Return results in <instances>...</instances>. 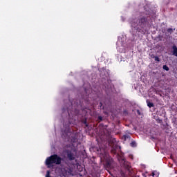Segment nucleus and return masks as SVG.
Returning a JSON list of instances; mask_svg holds the SVG:
<instances>
[{
    "label": "nucleus",
    "instance_id": "f257e3e1",
    "mask_svg": "<svg viewBox=\"0 0 177 177\" xmlns=\"http://www.w3.org/2000/svg\"><path fill=\"white\" fill-rule=\"evenodd\" d=\"M45 164L48 168H52L53 164L60 165L62 164V158L57 154L51 155L46 159Z\"/></svg>",
    "mask_w": 177,
    "mask_h": 177
},
{
    "label": "nucleus",
    "instance_id": "f03ea898",
    "mask_svg": "<svg viewBox=\"0 0 177 177\" xmlns=\"http://www.w3.org/2000/svg\"><path fill=\"white\" fill-rule=\"evenodd\" d=\"M149 19V17H141L138 19V24L132 23L131 26L134 28L138 27V26H139V27H140L141 28H145V27H146V26L149 24V21L150 20Z\"/></svg>",
    "mask_w": 177,
    "mask_h": 177
},
{
    "label": "nucleus",
    "instance_id": "7ed1b4c3",
    "mask_svg": "<svg viewBox=\"0 0 177 177\" xmlns=\"http://www.w3.org/2000/svg\"><path fill=\"white\" fill-rule=\"evenodd\" d=\"M84 92H85L86 95H82V99H84V100H85V102H86L88 103L89 102V97H91V92H92V89L85 88Z\"/></svg>",
    "mask_w": 177,
    "mask_h": 177
},
{
    "label": "nucleus",
    "instance_id": "20e7f679",
    "mask_svg": "<svg viewBox=\"0 0 177 177\" xmlns=\"http://www.w3.org/2000/svg\"><path fill=\"white\" fill-rule=\"evenodd\" d=\"M66 156L69 161H74L75 160V154L71 150H66Z\"/></svg>",
    "mask_w": 177,
    "mask_h": 177
},
{
    "label": "nucleus",
    "instance_id": "39448f33",
    "mask_svg": "<svg viewBox=\"0 0 177 177\" xmlns=\"http://www.w3.org/2000/svg\"><path fill=\"white\" fill-rule=\"evenodd\" d=\"M122 167L128 171V172H131V163L125 160H123V164Z\"/></svg>",
    "mask_w": 177,
    "mask_h": 177
},
{
    "label": "nucleus",
    "instance_id": "423d86ee",
    "mask_svg": "<svg viewBox=\"0 0 177 177\" xmlns=\"http://www.w3.org/2000/svg\"><path fill=\"white\" fill-rule=\"evenodd\" d=\"M113 162H114V160L113 159L107 160L105 163V167L108 169H111L113 168Z\"/></svg>",
    "mask_w": 177,
    "mask_h": 177
},
{
    "label": "nucleus",
    "instance_id": "0eeeda50",
    "mask_svg": "<svg viewBox=\"0 0 177 177\" xmlns=\"http://www.w3.org/2000/svg\"><path fill=\"white\" fill-rule=\"evenodd\" d=\"M172 51L171 53L173 56H176L177 57V46L176 45H173L171 47Z\"/></svg>",
    "mask_w": 177,
    "mask_h": 177
},
{
    "label": "nucleus",
    "instance_id": "6e6552de",
    "mask_svg": "<svg viewBox=\"0 0 177 177\" xmlns=\"http://www.w3.org/2000/svg\"><path fill=\"white\" fill-rule=\"evenodd\" d=\"M147 104L149 109H151L154 106V104L153 102H150L149 100H146Z\"/></svg>",
    "mask_w": 177,
    "mask_h": 177
},
{
    "label": "nucleus",
    "instance_id": "1a4fd4ad",
    "mask_svg": "<svg viewBox=\"0 0 177 177\" xmlns=\"http://www.w3.org/2000/svg\"><path fill=\"white\" fill-rule=\"evenodd\" d=\"M71 109H73V110H77L78 109V107H80V105L78 104H77L76 105H74V104H73V102H71Z\"/></svg>",
    "mask_w": 177,
    "mask_h": 177
},
{
    "label": "nucleus",
    "instance_id": "9d476101",
    "mask_svg": "<svg viewBox=\"0 0 177 177\" xmlns=\"http://www.w3.org/2000/svg\"><path fill=\"white\" fill-rule=\"evenodd\" d=\"M62 111H63V113H64L65 111H67V113L68 114H70V108H68V107L63 108Z\"/></svg>",
    "mask_w": 177,
    "mask_h": 177
},
{
    "label": "nucleus",
    "instance_id": "9b49d317",
    "mask_svg": "<svg viewBox=\"0 0 177 177\" xmlns=\"http://www.w3.org/2000/svg\"><path fill=\"white\" fill-rule=\"evenodd\" d=\"M151 57L152 59H155L156 62H160V58L158 56L152 55Z\"/></svg>",
    "mask_w": 177,
    "mask_h": 177
},
{
    "label": "nucleus",
    "instance_id": "f8f14e48",
    "mask_svg": "<svg viewBox=\"0 0 177 177\" xmlns=\"http://www.w3.org/2000/svg\"><path fill=\"white\" fill-rule=\"evenodd\" d=\"M162 68L165 70V71H169V68L167 65H163Z\"/></svg>",
    "mask_w": 177,
    "mask_h": 177
},
{
    "label": "nucleus",
    "instance_id": "ddd939ff",
    "mask_svg": "<svg viewBox=\"0 0 177 177\" xmlns=\"http://www.w3.org/2000/svg\"><path fill=\"white\" fill-rule=\"evenodd\" d=\"M130 146H131V147H136V142L133 141L131 142Z\"/></svg>",
    "mask_w": 177,
    "mask_h": 177
},
{
    "label": "nucleus",
    "instance_id": "4468645a",
    "mask_svg": "<svg viewBox=\"0 0 177 177\" xmlns=\"http://www.w3.org/2000/svg\"><path fill=\"white\" fill-rule=\"evenodd\" d=\"M156 122L158 124H162V120L160 119L159 118H156Z\"/></svg>",
    "mask_w": 177,
    "mask_h": 177
},
{
    "label": "nucleus",
    "instance_id": "2eb2a0df",
    "mask_svg": "<svg viewBox=\"0 0 177 177\" xmlns=\"http://www.w3.org/2000/svg\"><path fill=\"white\" fill-rule=\"evenodd\" d=\"M131 137L129 136L124 135L123 136V138L124 140H127V139H129Z\"/></svg>",
    "mask_w": 177,
    "mask_h": 177
},
{
    "label": "nucleus",
    "instance_id": "dca6fc26",
    "mask_svg": "<svg viewBox=\"0 0 177 177\" xmlns=\"http://www.w3.org/2000/svg\"><path fill=\"white\" fill-rule=\"evenodd\" d=\"M45 177H52V176H50V171H46V174Z\"/></svg>",
    "mask_w": 177,
    "mask_h": 177
},
{
    "label": "nucleus",
    "instance_id": "f3484780",
    "mask_svg": "<svg viewBox=\"0 0 177 177\" xmlns=\"http://www.w3.org/2000/svg\"><path fill=\"white\" fill-rule=\"evenodd\" d=\"M173 31H174L173 29L171 28H169L167 29V32H169V34H172V32H173Z\"/></svg>",
    "mask_w": 177,
    "mask_h": 177
},
{
    "label": "nucleus",
    "instance_id": "a211bd4d",
    "mask_svg": "<svg viewBox=\"0 0 177 177\" xmlns=\"http://www.w3.org/2000/svg\"><path fill=\"white\" fill-rule=\"evenodd\" d=\"M98 120L100 121H102L103 120V118L102 116H98Z\"/></svg>",
    "mask_w": 177,
    "mask_h": 177
},
{
    "label": "nucleus",
    "instance_id": "6ab92c4d",
    "mask_svg": "<svg viewBox=\"0 0 177 177\" xmlns=\"http://www.w3.org/2000/svg\"><path fill=\"white\" fill-rule=\"evenodd\" d=\"M84 124H85L86 127H88V123L86 122V120H84Z\"/></svg>",
    "mask_w": 177,
    "mask_h": 177
},
{
    "label": "nucleus",
    "instance_id": "aec40b11",
    "mask_svg": "<svg viewBox=\"0 0 177 177\" xmlns=\"http://www.w3.org/2000/svg\"><path fill=\"white\" fill-rule=\"evenodd\" d=\"M111 152L113 153L114 154H115V153H117V152L115 151V149H112V150H111Z\"/></svg>",
    "mask_w": 177,
    "mask_h": 177
},
{
    "label": "nucleus",
    "instance_id": "412c9836",
    "mask_svg": "<svg viewBox=\"0 0 177 177\" xmlns=\"http://www.w3.org/2000/svg\"><path fill=\"white\" fill-rule=\"evenodd\" d=\"M137 113L138 114V115H140V111L137 110Z\"/></svg>",
    "mask_w": 177,
    "mask_h": 177
},
{
    "label": "nucleus",
    "instance_id": "4be33fe9",
    "mask_svg": "<svg viewBox=\"0 0 177 177\" xmlns=\"http://www.w3.org/2000/svg\"><path fill=\"white\" fill-rule=\"evenodd\" d=\"M121 175H122V176H124V171H121Z\"/></svg>",
    "mask_w": 177,
    "mask_h": 177
},
{
    "label": "nucleus",
    "instance_id": "5701e85b",
    "mask_svg": "<svg viewBox=\"0 0 177 177\" xmlns=\"http://www.w3.org/2000/svg\"><path fill=\"white\" fill-rule=\"evenodd\" d=\"M100 106L102 107V106H103V104L102 102H100Z\"/></svg>",
    "mask_w": 177,
    "mask_h": 177
}]
</instances>
